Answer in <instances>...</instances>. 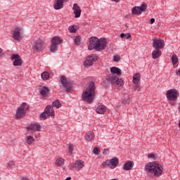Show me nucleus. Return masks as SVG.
<instances>
[{"label":"nucleus","instance_id":"4c0bfd02","mask_svg":"<svg viewBox=\"0 0 180 180\" xmlns=\"http://www.w3.org/2000/svg\"><path fill=\"white\" fill-rule=\"evenodd\" d=\"M148 158H153V160H157L155 155L154 153H149L148 155Z\"/></svg>","mask_w":180,"mask_h":180},{"label":"nucleus","instance_id":"b1692460","mask_svg":"<svg viewBox=\"0 0 180 180\" xmlns=\"http://www.w3.org/2000/svg\"><path fill=\"white\" fill-rule=\"evenodd\" d=\"M105 112H106V106H105V105H98L96 108V112L98 115H104Z\"/></svg>","mask_w":180,"mask_h":180},{"label":"nucleus","instance_id":"f257e3e1","mask_svg":"<svg viewBox=\"0 0 180 180\" xmlns=\"http://www.w3.org/2000/svg\"><path fill=\"white\" fill-rule=\"evenodd\" d=\"M95 96H96V87L95 86V82H90L88 87L83 91L82 98L84 102L90 105L94 102Z\"/></svg>","mask_w":180,"mask_h":180},{"label":"nucleus","instance_id":"c9c22d12","mask_svg":"<svg viewBox=\"0 0 180 180\" xmlns=\"http://www.w3.org/2000/svg\"><path fill=\"white\" fill-rule=\"evenodd\" d=\"M7 165H8V168H12V167H15V162L10 161L7 163Z\"/></svg>","mask_w":180,"mask_h":180},{"label":"nucleus","instance_id":"ddd939ff","mask_svg":"<svg viewBox=\"0 0 180 180\" xmlns=\"http://www.w3.org/2000/svg\"><path fill=\"white\" fill-rule=\"evenodd\" d=\"M147 9L146 4H143L141 6L134 7L131 9L132 15H141V12H144Z\"/></svg>","mask_w":180,"mask_h":180},{"label":"nucleus","instance_id":"9b49d317","mask_svg":"<svg viewBox=\"0 0 180 180\" xmlns=\"http://www.w3.org/2000/svg\"><path fill=\"white\" fill-rule=\"evenodd\" d=\"M152 44L155 49H158L159 50H161V49L165 47V42L164 41V39H153Z\"/></svg>","mask_w":180,"mask_h":180},{"label":"nucleus","instance_id":"c85d7f7f","mask_svg":"<svg viewBox=\"0 0 180 180\" xmlns=\"http://www.w3.org/2000/svg\"><path fill=\"white\" fill-rule=\"evenodd\" d=\"M41 77L44 81H47L50 78V73L49 72H44L41 73Z\"/></svg>","mask_w":180,"mask_h":180},{"label":"nucleus","instance_id":"f8f14e48","mask_svg":"<svg viewBox=\"0 0 180 180\" xmlns=\"http://www.w3.org/2000/svg\"><path fill=\"white\" fill-rule=\"evenodd\" d=\"M97 60H98V56L96 54H91L86 58L84 63V67H91V65H92L94 63H95V61H97Z\"/></svg>","mask_w":180,"mask_h":180},{"label":"nucleus","instance_id":"423d86ee","mask_svg":"<svg viewBox=\"0 0 180 180\" xmlns=\"http://www.w3.org/2000/svg\"><path fill=\"white\" fill-rule=\"evenodd\" d=\"M59 44H63V39H60L59 37H53L51 39V46L50 48L51 53H56L58 50Z\"/></svg>","mask_w":180,"mask_h":180},{"label":"nucleus","instance_id":"f3484780","mask_svg":"<svg viewBox=\"0 0 180 180\" xmlns=\"http://www.w3.org/2000/svg\"><path fill=\"white\" fill-rule=\"evenodd\" d=\"M84 161L79 160L75 161V162L72 165V168H73L75 171H80L82 168H84Z\"/></svg>","mask_w":180,"mask_h":180},{"label":"nucleus","instance_id":"8fccbe9b","mask_svg":"<svg viewBox=\"0 0 180 180\" xmlns=\"http://www.w3.org/2000/svg\"><path fill=\"white\" fill-rule=\"evenodd\" d=\"M113 2H120V0H111Z\"/></svg>","mask_w":180,"mask_h":180},{"label":"nucleus","instance_id":"9d476101","mask_svg":"<svg viewBox=\"0 0 180 180\" xmlns=\"http://www.w3.org/2000/svg\"><path fill=\"white\" fill-rule=\"evenodd\" d=\"M60 82L65 92H71L72 91L71 83H70V82L67 79V77H65V76H61Z\"/></svg>","mask_w":180,"mask_h":180},{"label":"nucleus","instance_id":"de8ad7c7","mask_svg":"<svg viewBox=\"0 0 180 180\" xmlns=\"http://www.w3.org/2000/svg\"><path fill=\"white\" fill-rule=\"evenodd\" d=\"M68 1H70V0H62V4H64L65 2H68Z\"/></svg>","mask_w":180,"mask_h":180},{"label":"nucleus","instance_id":"473e14b6","mask_svg":"<svg viewBox=\"0 0 180 180\" xmlns=\"http://www.w3.org/2000/svg\"><path fill=\"white\" fill-rule=\"evenodd\" d=\"M33 141H34V138L32 136H28L27 137V143L30 145L32 144V143H33Z\"/></svg>","mask_w":180,"mask_h":180},{"label":"nucleus","instance_id":"2eb2a0df","mask_svg":"<svg viewBox=\"0 0 180 180\" xmlns=\"http://www.w3.org/2000/svg\"><path fill=\"white\" fill-rule=\"evenodd\" d=\"M11 60H14L13 61V65L14 67H19L23 64V60H22V58L19 56V54H13L11 56Z\"/></svg>","mask_w":180,"mask_h":180},{"label":"nucleus","instance_id":"7c9ffc66","mask_svg":"<svg viewBox=\"0 0 180 180\" xmlns=\"http://www.w3.org/2000/svg\"><path fill=\"white\" fill-rule=\"evenodd\" d=\"M118 86H123V79H119L117 77V79H115V82L114 83Z\"/></svg>","mask_w":180,"mask_h":180},{"label":"nucleus","instance_id":"f03ea898","mask_svg":"<svg viewBox=\"0 0 180 180\" xmlns=\"http://www.w3.org/2000/svg\"><path fill=\"white\" fill-rule=\"evenodd\" d=\"M106 39H99L98 37H91L89 38V44L88 46V50H96V51H101L106 49Z\"/></svg>","mask_w":180,"mask_h":180},{"label":"nucleus","instance_id":"ea45409f","mask_svg":"<svg viewBox=\"0 0 180 180\" xmlns=\"http://www.w3.org/2000/svg\"><path fill=\"white\" fill-rule=\"evenodd\" d=\"M109 151H110L109 148H105V149L103 150V154L104 155H106V154H108V153H109Z\"/></svg>","mask_w":180,"mask_h":180},{"label":"nucleus","instance_id":"6e6552de","mask_svg":"<svg viewBox=\"0 0 180 180\" xmlns=\"http://www.w3.org/2000/svg\"><path fill=\"white\" fill-rule=\"evenodd\" d=\"M119 164V159L117 158H114L111 160H107L105 162H103L101 164L102 167L105 168V167L107 165L109 167V168H111V169H113L114 168H116L117 167V165Z\"/></svg>","mask_w":180,"mask_h":180},{"label":"nucleus","instance_id":"4468645a","mask_svg":"<svg viewBox=\"0 0 180 180\" xmlns=\"http://www.w3.org/2000/svg\"><path fill=\"white\" fill-rule=\"evenodd\" d=\"M41 130V125L40 124H30L27 127V131H31L30 134H33L34 131H40Z\"/></svg>","mask_w":180,"mask_h":180},{"label":"nucleus","instance_id":"e433bc0d","mask_svg":"<svg viewBox=\"0 0 180 180\" xmlns=\"http://www.w3.org/2000/svg\"><path fill=\"white\" fill-rule=\"evenodd\" d=\"M93 153L94 154H95L96 155H99V148H94L93 150Z\"/></svg>","mask_w":180,"mask_h":180},{"label":"nucleus","instance_id":"79ce46f5","mask_svg":"<svg viewBox=\"0 0 180 180\" xmlns=\"http://www.w3.org/2000/svg\"><path fill=\"white\" fill-rule=\"evenodd\" d=\"M120 37H121V39H124V38L126 37V34H124V33H121V34H120Z\"/></svg>","mask_w":180,"mask_h":180},{"label":"nucleus","instance_id":"3c124183","mask_svg":"<svg viewBox=\"0 0 180 180\" xmlns=\"http://www.w3.org/2000/svg\"><path fill=\"white\" fill-rule=\"evenodd\" d=\"M65 180H71V177H68Z\"/></svg>","mask_w":180,"mask_h":180},{"label":"nucleus","instance_id":"412c9836","mask_svg":"<svg viewBox=\"0 0 180 180\" xmlns=\"http://www.w3.org/2000/svg\"><path fill=\"white\" fill-rule=\"evenodd\" d=\"M134 166V163L131 161L127 162L123 167V169L124 171H130V169H133V167Z\"/></svg>","mask_w":180,"mask_h":180},{"label":"nucleus","instance_id":"f704fd0d","mask_svg":"<svg viewBox=\"0 0 180 180\" xmlns=\"http://www.w3.org/2000/svg\"><path fill=\"white\" fill-rule=\"evenodd\" d=\"M75 44H79V43H81V37L77 36L75 38Z\"/></svg>","mask_w":180,"mask_h":180},{"label":"nucleus","instance_id":"dca6fc26","mask_svg":"<svg viewBox=\"0 0 180 180\" xmlns=\"http://www.w3.org/2000/svg\"><path fill=\"white\" fill-rule=\"evenodd\" d=\"M13 38L14 40H21L22 39V28L20 27H16L13 31Z\"/></svg>","mask_w":180,"mask_h":180},{"label":"nucleus","instance_id":"c03bdc74","mask_svg":"<svg viewBox=\"0 0 180 180\" xmlns=\"http://www.w3.org/2000/svg\"><path fill=\"white\" fill-rule=\"evenodd\" d=\"M2 56H5V53L2 52V49L0 48V57H2Z\"/></svg>","mask_w":180,"mask_h":180},{"label":"nucleus","instance_id":"c756f323","mask_svg":"<svg viewBox=\"0 0 180 180\" xmlns=\"http://www.w3.org/2000/svg\"><path fill=\"white\" fill-rule=\"evenodd\" d=\"M65 160L63 158L56 160V164L58 167H63L64 165Z\"/></svg>","mask_w":180,"mask_h":180},{"label":"nucleus","instance_id":"a878e982","mask_svg":"<svg viewBox=\"0 0 180 180\" xmlns=\"http://www.w3.org/2000/svg\"><path fill=\"white\" fill-rule=\"evenodd\" d=\"M63 0H56V4L54 5V8L56 11H58L60 9H63Z\"/></svg>","mask_w":180,"mask_h":180},{"label":"nucleus","instance_id":"a211bd4d","mask_svg":"<svg viewBox=\"0 0 180 180\" xmlns=\"http://www.w3.org/2000/svg\"><path fill=\"white\" fill-rule=\"evenodd\" d=\"M72 11L75 13V18H79V16H81L82 10H81V7H79L77 3L73 4Z\"/></svg>","mask_w":180,"mask_h":180},{"label":"nucleus","instance_id":"a19ab883","mask_svg":"<svg viewBox=\"0 0 180 180\" xmlns=\"http://www.w3.org/2000/svg\"><path fill=\"white\" fill-rule=\"evenodd\" d=\"M119 60H120V56H114V61H119Z\"/></svg>","mask_w":180,"mask_h":180},{"label":"nucleus","instance_id":"cd10ccee","mask_svg":"<svg viewBox=\"0 0 180 180\" xmlns=\"http://www.w3.org/2000/svg\"><path fill=\"white\" fill-rule=\"evenodd\" d=\"M52 108H56V109H58L59 108H61V103H60V100L59 99H56L55 100L53 103H52Z\"/></svg>","mask_w":180,"mask_h":180},{"label":"nucleus","instance_id":"20e7f679","mask_svg":"<svg viewBox=\"0 0 180 180\" xmlns=\"http://www.w3.org/2000/svg\"><path fill=\"white\" fill-rule=\"evenodd\" d=\"M33 51H37L40 53V51H44L46 49V41L41 38H37L34 39L32 43Z\"/></svg>","mask_w":180,"mask_h":180},{"label":"nucleus","instance_id":"09e8293b","mask_svg":"<svg viewBox=\"0 0 180 180\" xmlns=\"http://www.w3.org/2000/svg\"><path fill=\"white\" fill-rule=\"evenodd\" d=\"M177 75H180V69L176 72Z\"/></svg>","mask_w":180,"mask_h":180},{"label":"nucleus","instance_id":"72a5a7b5","mask_svg":"<svg viewBox=\"0 0 180 180\" xmlns=\"http://www.w3.org/2000/svg\"><path fill=\"white\" fill-rule=\"evenodd\" d=\"M172 63L174 65L178 63V56L176 55H173L172 57Z\"/></svg>","mask_w":180,"mask_h":180},{"label":"nucleus","instance_id":"39448f33","mask_svg":"<svg viewBox=\"0 0 180 180\" xmlns=\"http://www.w3.org/2000/svg\"><path fill=\"white\" fill-rule=\"evenodd\" d=\"M28 110L29 105H27L26 103H22L21 105L17 109L15 119H22V117H25Z\"/></svg>","mask_w":180,"mask_h":180},{"label":"nucleus","instance_id":"aec40b11","mask_svg":"<svg viewBox=\"0 0 180 180\" xmlns=\"http://www.w3.org/2000/svg\"><path fill=\"white\" fill-rule=\"evenodd\" d=\"M110 71L111 74H112V75H115V74H117V75H118L119 77L122 75V70H120V68H116V67L110 68Z\"/></svg>","mask_w":180,"mask_h":180},{"label":"nucleus","instance_id":"7ed1b4c3","mask_svg":"<svg viewBox=\"0 0 180 180\" xmlns=\"http://www.w3.org/2000/svg\"><path fill=\"white\" fill-rule=\"evenodd\" d=\"M145 171L148 174H154V176H161L164 171L162 165L155 162H148L145 166Z\"/></svg>","mask_w":180,"mask_h":180},{"label":"nucleus","instance_id":"4be33fe9","mask_svg":"<svg viewBox=\"0 0 180 180\" xmlns=\"http://www.w3.org/2000/svg\"><path fill=\"white\" fill-rule=\"evenodd\" d=\"M49 92H50V89L49 87L42 86L39 89V94L44 97L47 96Z\"/></svg>","mask_w":180,"mask_h":180},{"label":"nucleus","instance_id":"49530a36","mask_svg":"<svg viewBox=\"0 0 180 180\" xmlns=\"http://www.w3.org/2000/svg\"><path fill=\"white\" fill-rule=\"evenodd\" d=\"M154 22H155V19L151 18L150 19V25H153V23H154Z\"/></svg>","mask_w":180,"mask_h":180},{"label":"nucleus","instance_id":"37998d69","mask_svg":"<svg viewBox=\"0 0 180 180\" xmlns=\"http://www.w3.org/2000/svg\"><path fill=\"white\" fill-rule=\"evenodd\" d=\"M130 37H131V34H130V33L126 34V39H130Z\"/></svg>","mask_w":180,"mask_h":180},{"label":"nucleus","instance_id":"a18cd8bd","mask_svg":"<svg viewBox=\"0 0 180 180\" xmlns=\"http://www.w3.org/2000/svg\"><path fill=\"white\" fill-rule=\"evenodd\" d=\"M140 85H136L135 86V89H136V91H140Z\"/></svg>","mask_w":180,"mask_h":180},{"label":"nucleus","instance_id":"58836bf2","mask_svg":"<svg viewBox=\"0 0 180 180\" xmlns=\"http://www.w3.org/2000/svg\"><path fill=\"white\" fill-rule=\"evenodd\" d=\"M68 150H69L70 153H72V151H74V146L72 144H70L68 146Z\"/></svg>","mask_w":180,"mask_h":180},{"label":"nucleus","instance_id":"0eeeda50","mask_svg":"<svg viewBox=\"0 0 180 180\" xmlns=\"http://www.w3.org/2000/svg\"><path fill=\"white\" fill-rule=\"evenodd\" d=\"M50 116L54 117V109H53L51 105H48L46 107L44 112L41 113L40 117L44 120H46V119H49Z\"/></svg>","mask_w":180,"mask_h":180},{"label":"nucleus","instance_id":"2f4dec72","mask_svg":"<svg viewBox=\"0 0 180 180\" xmlns=\"http://www.w3.org/2000/svg\"><path fill=\"white\" fill-rule=\"evenodd\" d=\"M68 30L70 33H75L77 32V27L75 25H70L68 27Z\"/></svg>","mask_w":180,"mask_h":180},{"label":"nucleus","instance_id":"1a4fd4ad","mask_svg":"<svg viewBox=\"0 0 180 180\" xmlns=\"http://www.w3.org/2000/svg\"><path fill=\"white\" fill-rule=\"evenodd\" d=\"M166 96L168 101H176V98L179 96V94L178 93V90L172 89L167 91Z\"/></svg>","mask_w":180,"mask_h":180},{"label":"nucleus","instance_id":"603ef678","mask_svg":"<svg viewBox=\"0 0 180 180\" xmlns=\"http://www.w3.org/2000/svg\"><path fill=\"white\" fill-rule=\"evenodd\" d=\"M126 26H127V29H129V26H127V25H126Z\"/></svg>","mask_w":180,"mask_h":180},{"label":"nucleus","instance_id":"6ab92c4d","mask_svg":"<svg viewBox=\"0 0 180 180\" xmlns=\"http://www.w3.org/2000/svg\"><path fill=\"white\" fill-rule=\"evenodd\" d=\"M117 78V76L115 75H109L105 78V82H108V84H115Z\"/></svg>","mask_w":180,"mask_h":180},{"label":"nucleus","instance_id":"393cba45","mask_svg":"<svg viewBox=\"0 0 180 180\" xmlns=\"http://www.w3.org/2000/svg\"><path fill=\"white\" fill-rule=\"evenodd\" d=\"M94 139H95V135L94 134V132H92L91 131L86 134L85 140L86 141H91L92 140H94Z\"/></svg>","mask_w":180,"mask_h":180},{"label":"nucleus","instance_id":"5701e85b","mask_svg":"<svg viewBox=\"0 0 180 180\" xmlns=\"http://www.w3.org/2000/svg\"><path fill=\"white\" fill-rule=\"evenodd\" d=\"M161 56V49H155L153 52H152V58H153V60H157V58H158L159 57Z\"/></svg>","mask_w":180,"mask_h":180},{"label":"nucleus","instance_id":"bb28decb","mask_svg":"<svg viewBox=\"0 0 180 180\" xmlns=\"http://www.w3.org/2000/svg\"><path fill=\"white\" fill-rule=\"evenodd\" d=\"M140 79H141V75H140V73H136L133 76V82L134 84H139V82H140Z\"/></svg>","mask_w":180,"mask_h":180}]
</instances>
